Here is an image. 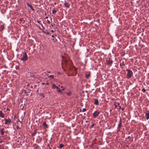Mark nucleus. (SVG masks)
Here are the masks:
<instances>
[{
  "mask_svg": "<svg viewBox=\"0 0 149 149\" xmlns=\"http://www.w3.org/2000/svg\"><path fill=\"white\" fill-rule=\"evenodd\" d=\"M126 71H127V77L128 79H129L133 76V72L131 70L128 69H127Z\"/></svg>",
  "mask_w": 149,
  "mask_h": 149,
  "instance_id": "1",
  "label": "nucleus"
},
{
  "mask_svg": "<svg viewBox=\"0 0 149 149\" xmlns=\"http://www.w3.org/2000/svg\"><path fill=\"white\" fill-rule=\"evenodd\" d=\"M28 57L26 52H24L23 53V55L22 58H21V60L23 61H26L27 60Z\"/></svg>",
  "mask_w": 149,
  "mask_h": 149,
  "instance_id": "2",
  "label": "nucleus"
},
{
  "mask_svg": "<svg viewBox=\"0 0 149 149\" xmlns=\"http://www.w3.org/2000/svg\"><path fill=\"white\" fill-rule=\"evenodd\" d=\"M100 113V112L99 111H95L93 113V117L95 118H96L99 116Z\"/></svg>",
  "mask_w": 149,
  "mask_h": 149,
  "instance_id": "3",
  "label": "nucleus"
},
{
  "mask_svg": "<svg viewBox=\"0 0 149 149\" xmlns=\"http://www.w3.org/2000/svg\"><path fill=\"white\" fill-rule=\"evenodd\" d=\"M5 124L6 125H8L10 124L11 123V120L10 119H5Z\"/></svg>",
  "mask_w": 149,
  "mask_h": 149,
  "instance_id": "4",
  "label": "nucleus"
},
{
  "mask_svg": "<svg viewBox=\"0 0 149 149\" xmlns=\"http://www.w3.org/2000/svg\"><path fill=\"white\" fill-rule=\"evenodd\" d=\"M121 118H120V121H119V124H118V131H119L120 129H121V125H122V122H121Z\"/></svg>",
  "mask_w": 149,
  "mask_h": 149,
  "instance_id": "5",
  "label": "nucleus"
},
{
  "mask_svg": "<svg viewBox=\"0 0 149 149\" xmlns=\"http://www.w3.org/2000/svg\"><path fill=\"white\" fill-rule=\"evenodd\" d=\"M106 62L107 63V64L109 65L110 66H111L112 64L113 63V61L110 58H109L108 60H106Z\"/></svg>",
  "mask_w": 149,
  "mask_h": 149,
  "instance_id": "6",
  "label": "nucleus"
},
{
  "mask_svg": "<svg viewBox=\"0 0 149 149\" xmlns=\"http://www.w3.org/2000/svg\"><path fill=\"white\" fill-rule=\"evenodd\" d=\"M147 113H145V117L147 120H148L149 119V111H147Z\"/></svg>",
  "mask_w": 149,
  "mask_h": 149,
  "instance_id": "7",
  "label": "nucleus"
},
{
  "mask_svg": "<svg viewBox=\"0 0 149 149\" xmlns=\"http://www.w3.org/2000/svg\"><path fill=\"white\" fill-rule=\"evenodd\" d=\"M36 85L34 84H32L31 86V89H30V91H31V90L33 89H34L36 88Z\"/></svg>",
  "mask_w": 149,
  "mask_h": 149,
  "instance_id": "8",
  "label": "nucleus"
},
{
  "mask_svg": "<svg viewBox=\"0 0 149 149\" xmlns=\"http://www.w3.org/2000/svg\"><path fill=\"white\" fill-rule=\"evenodd\" d=\"M94 100H95V101L94 102V104L95 105H98L99 104V101L97 99H94Z\"/></svg>",
  "mask_w": 149,
  "mask_h": 149,
  "instance_id": "9",
  "label": "nucleus"
},
{
  "mask_svg": "<svg viewBox=\"0 0 149 149\" xmlns=\"http://www.w3.org/2000/svg\"><path fill=\"white\" fill-rule=\"evenodd\" d=\"M42 125L43 126V128L45 129L48 127V125L46 123V122H44L43 124Z\"/></svg>",
  "mask_w": 149,
  "mask_h": 149,
  "instance_id": "10",
  "label": "nucleus"
},
{
  "mask_svg": "<svg viewBox=\"0 0 149 149\" xmlns=\"http://www.w3.org/2000/svg\"><path fill=\"white\" fill-rule=\"evenodd\" d=\"M3 128H1L0 129V132L1 135H4L5 131Z\"/></svg>",
  "mask_w": 149,
  "mask_h": 149,
  "instance_id": "11",
  "label": "nucleus"
},
{
  "mask_svg": "<svg viewBox=\"0 0 149 149\" xmlns=\"http://www.w3.org/2000/svg\"><path fill=\"white\" fill-rule=\"evenodd\" d=\"M64 5L65 7L69 8L70 7V4L66 2L64 3Z\"/></svg>",
  "mask_w": 149,
  "mask_h": 149,
  "instance_id": "12",
  "label": "nucleus"
},
{
  "mask_svg": "<svg viewBox=\"0 0 149 149\" xmlns=\"http://www.w3.org/2000/svg\"><path fill=\"white\" fill-rule=\"evenodd\" d=\"M121 63H120V65L121 66V68H123L122 67L123 65H124V66H125V64L124 63V62L123 61H121Z\"/></svg>",
  "mask_w": 149,
  "mask_h": 149,
  "instance_id": "13",
  "label": "nucleus"
},
{
  "mask_svg": "<svg viewBox=\"0 0 149 149\" xmlns=\"http://www.w3.org/2000/svg\"><path fill=\"white\" fill-rule=\"evenodd\" d=\"M4 24H3V25H1L0 26V31H2L4 29Z\"/></svg>",
  "mask_w": 149,
  "mask_h": 149,
  "instance_id": "14",
  "label": "nucleus"
},
{
  "mask_svg": "<svg viewBox=\"0 0 149 149\" xmlns=\"http://www.w3.org/2000/svg\"><path fill=\"white\" fill-rule=\"evenodd\" d=\"M4 115L1 111H0V117L2 118H4Z\"/></svg>",
  "mask_w": 149,
  "mask_h": 149,
  "instance_id": "15",
  "label": "nucleus"
},
{
  "mask_svg": "<svg viewBox=\"0 0 149 149\" xmlns=\"http://www.w3.org/2000/svg\"><path fill=\"white\" fill-rule=\"evenodd\" d=\"M85 76L87 79H88L90 77V74L89 73L88 74H86Z\"/></svg>",
  "mask_w": 149,
  "mask_h": 149,
  "instance_id": "16",
  "label": "nucleus"
},
{
  "mask_svg": "<svg viewBox=\"0 0 149 149\" xmlns=\"http://www.w3.org/2000/svg\"><path fill=\"white\" fill-rule=\"evenodd\" d=\"M37 133V130H34V131L33 132L32 134V135L33 136H35V135Z\"/></svg>",
  "mask_w": 149,
  "mask_h": 149,
  "instance_id": "17",
  "label": "nucleus"
},
{
  "mask_svg": "<svg viewBox=\"0 0 149 149\" xmlns=\"http://www.w3.org/2000/svg\"><path fill=\"white\" fill-rule=\"evenodd\" d=\"M42 32L43 33H45L46 34H47V35H50L49 33V32H48V31L47 30H46L45 31H42Z\"/></svg>",
  "mask_w": 149,
  "mask_h": 149,
  "instance_id": "18",
  "label": "nucleus"
},
{
  "mask_svg": "<svg viewBox=\"0 0 149 149\" xmlns=\"http://www.w3.org/2000/svg\"><path fill=\"white\" fill-rule=\"evenodd\" d=\"M21 91L22 93H24V94H26V91L24 89H22Z\"/></svg>",
  "mask_w": 149,
  "mask_h": 149,
  "instance_id": "19",
  "label": "nucleus"
},
{
  "mask_svg": "<svg viewBox=\"0 0 149 149\" xmlns=\"http://www.w3.org/2000/svg\"><path fill=\"white\" fill-rule=\"evenodd\" d=\"M33 149H40V148L38 145H36V147L34 148Z\"/></svg>",
  "mask_w": 149,
  "mask_h": 149,
  "instance_id": "20",
  "label": "nucleus"
},
{
  "mask_svg": "<svg viewBox=\"0 0 149 149\" xmlns=\"http://www.w3.org/2000/svg\"><path fill=\"white\" fill-rule=\"evenodd\" d=\"M64 145L62 144V143H61V144H60L59 145V148L60 149H61L62 148H63V147H64Z\"/></svg>",
  "mask_w": 149,
  "mask_h": 149,
  "instance_id": "21",
  "label": "nucleus"
},
{
  "mask_svg": "<svg viewBox=\"0 0 149 149\" xmlns=\"http://www.w3.org/2000/svg\"><path fill=\"white\" fill-rule=\"evenodd\" d=\"M64 88H63L62 90L60 89L59 88L57 90V92L58 93H61V91L62 90H64Z\"/></svg>",
  "mask_w": 149,
  "mask_h": 149,
  "instance_id": "22",
  "label": "nucleus"
},
{
  "mask_svg": "<svg viewBox=\"0 0 149 149\" xmlns=\"http://www.w3.org/2000/svg\"><path fill=\"white\" fill-rule=\"evenodd\" d=\"M66 94L68 96H70L71 94V92L70 91H69L68 92L66 93Z\"/></svg>",
  "mask_w": 149,
  "mask_h": 149,
  "instance_id": "23",
  "label": "nucleus"
},
{
  "mask_svg": "<svg viewBox=\"0 0 149 149\" xmlns=\"http://www.w3.org/2000/svg\"><path fill=\"white\" fill-rule=\"evenodd\" d=\"M26 5L28 6L31 9L32 8V6L31 5H30L29 3H27Z\"/></svg>",
  "mask_w": 149,
  "mask_h": 149,
  "instance_id": "24",
  "label": "nucleus"
},
{
  "mask_svg": "<svg viewBox=\"0 0 149 149\" xmlns=\"http://www.w3.org/2000/svg\"><path fill=\"white\" fill-rule=\"evenodd\" d=\"M57 11L55 9H53L52 10V13L53 14H55L56 13Z\"/></svg>",
  "mask_w": 149,
  "mask_h": 149,
  "instance_id": "25",
  "label": "nucleus"
},
{
  "mask_svg": "<svg viewBox=\"0 0 149 149\" xmlns=\"http://www.w3.org/2000/svg\"><path fill=\"white\" fill-rule=\"evenodd\" d=\"M56 86L54 84H52V88L53 89H55L56 88Z\"/></svg>",
  "mask_w": 149,
  "mask_h": 149,
  "instance_id": "26",
  "label": "nucleus"
},
{
  "mask_svg": "<svg viewBox=\"0 0 149 149\" xmlns=\"http://www.w3.org/2000/svg\"><path fill=\"white\" fill-rule=\"evenodd\" d=\"M117 103V104L118 106L119 107V109H121V106L120 105V104L119 103Z\"/></svg>",
  "mask_w": 149,
  "mask_h": 149,
  "instance_id": "27",
  "label": "nucleus"
},
{
  "mask_svg": "<svg viewBox=\"0 0 149 149\" xmlns=\"http://www.w3.org/2000/svg\"><path fill=\"white\" fill-rule=\"evenodd\" d=\"M48 78L51 77L52 78H54V75H50L48 77Z\"/></svg>",
  "mask_w": 149,
  "mask_h": 149,
  "instance_id": "28",
  "label": "nucleus"
},
{
  "mask_svg": "<svg viewBox=\"0 0 149 149\" xmlns=\"http://www.w3.org/2000/svg\"><path fill=\"white\" fill-rule=\"evenodd\" d=\"M146 90H145V89L144 88H142V91L143 92L145 93V92H146Z\"/></svg>",
  "mask_w": 149,
  "mask_h": 149,
  "instance_id": "29",
  "label": "nucleus"
},
{
  "mask_svg": "<svg viewBox=\"0 0 149 149\" xmlns=\"http://www.w3.org/2000/svg\"><path fill=\"white\" fill-rule=\"evenodd\" d=\"M40 25H41V26H42V29L43 30H44L45 29L44 27L43 26L42 24H40Z\"/></svg>",
  "mask_w": 149,
  "mask_h": 149,
  "instance_id": "30",
  "label": "nucleus"
},
{
  "mask_svg": "<svg viewBox=\"0 0 149 149\" xmlns=\"http://www.w3.org/2000/svg\"><path fill=\"white\" fill-rule=\"evenodd\" d=\"M40 96L44 98L45 97V95L43 93H41L40 94Z\"/></svg>",
  "mask_w": 149,
  "mask_h": 149,
  "instance_id": "31",
  "label": "nucleus"
},
{
  "mask_svg": "<svg viewBox=\"0 0 149 149\" xmlns=\"http://www.w3.org/2000/svg\"><path fill=\"white\" fill-rule=\"evenodd\" d=\"M32 77H33L34 79H35L36 78V77L34 75H32L31 76Z\"/></svg>",
  "mask_w": 149,
  "mask_h": 149,
  "instance_id": "32",
  "label": "nucleus"
},
{
  "mask_svg": "<svg viewBox=\"0 0 149 149\" xmlns=\"http://www.w3.org/2000/svg\"><path fill=\"white\" fill-rule=\"evenodd\" d=\"M94 124L93 123V124H92V125H91V127H90V128H93V127H94Z\"/></svg>",
  "mask_w": 149,
  "mask_h": 149,
  "instance_id": "33",
  "label": "nucleus"
},
{
  "mask_svg": "<svg viewBox=\"0 0 149 149\" xmlns=\"http://www.w3.org/2000/svg\"><path fill=\"white\" fill-rule=\"evenodd\" d=\"M86 110V109L85 108H84L82 110V112H84Z\"/></svg>",
  "mask_w": 149,
  "mask_h": 149,
  "instance_id": "34",
  "label": "nucleus"
},
{
  "mask_svg": "<svg viewBox=\"0 0 149 149\" xmlns=\"http://www.w3.org/2000/svg\"><path fill=\"white\" fill-rule=\"evenodd\" d=\"M47 22L48 24H50V21L49 20L47 19Z\"/></svg>",
  "mask_w": 149,
  "mask_h": 149,
  "instance_id": "35",
  "label": "nucleus"
},
{
  "mask_svg": "<svg viewBox=\"0 0 149 149\" xmlns=\"http://www.w3.org/2000/svg\"><path fill=\"white\" fill-rule=\"evenodd\" d=\"M37 22L40 24H42L41 23H40V21H39V20H37Z\"/></svg>",
  "mask_w": 149,
  "mask_h": 149,
  "instance_id": "36",
  "label": "nucleus"
},
{
  "mask_svg": "<svg viewBox=\"0 0 149 149\" xmlns=\"http://www.w3.org/2000/svg\"><path fill=\"white\" fill-rule=\"evenodd\" d=\"M18 120V121L21 124H22V121L23 120V119H22V120L21 121H20L19 120Z\"/></svg>",
  "mask_w": 149,
  "mask_h": 149,
  "instance_id": "37",
  "label": "nucleus"
},
{
  "mask_svg": "<svg viewBox=\"0 0 149 149\" xmlns=\"http://www.w3.org/2000/svg\"><path fill=\"white\" fill-rule=\"evenodd\" d=\"M56 89L57 90H58L59 88L57 86H56Z\"/></svg>",
  "mask_w": 149,
  "mask_h": 149,
  "instance_id": "38",
  "label": "nucleus"
},
{
  "mask_svg": "<svg viewBox=\"0 0 149 149\" xmlns=\"http://www.w3.org/2000/svg\"><path fill=\"white\" fill-rule=\"evenodd\" d=\"M31 10H32L33 11H35V10L34 9V8H32L31 9Z\"/></svg>",
  "mask_w": 149,
  "mask_h": 149,
  "instance_id": "39",
  "label": "nucleus"
},
{
  "mask_svg": "<svg viewBox=\"0 0 149 149\" xmlns=\"http://www.w3.org/2000/svg\"><path fill=\"white\" fill-rule=\"evenodd\" d=\"M3 142V141L2 140H1L0 141V143H1Z\"/></svg>",
  "mask_w": 149,
  "mask_h": 149,
  "instance_id": "40",
  "label": "nucleus"
},
{
  "mask_svg": "<svg viewBox=\"0 0 149 149\" xmlns=\"http://www.w3.org/2000/svg\"><path fill=\"white\" fill-rule=\"evenodd\" d=\"M51 31L52 32V33H54V31L53 30H51Z\"/></svg>",
  "mask_w": 149,
  "mask_h": 149,
  "instance_id": "41",
  "label": "nucleus"
},
{
  "mask_svg": "<svg viewBox=\"0 0 149 149\" xmlns=\"http://www.w3.org/2000/svg\"><path fill=\"white\" fill-rule=\"evenodd\" d=\"M124 108H123L121 109V110L122 111H124Z\"/></svg>",
  "mask_w": 149,
  "mask_h": 149,
  "instance_id": "42",
  "label": "nucleus"
},
{
  "mask_svg": "<svg viewBox=\"0 0 149 149\" xmlns=\"http://www.w3.org/2000/svg\"><path fill=\"white\" fill-rule=\"evenodd\" d=\"M52 38H54V36L53 35H52Z\"/></svg>",
  "mask_w": 149,
  "mask_h": 149,
  "instance_id": "43",
  "label": "nucleus"
},
{
  "mask_svg": "<svg viewBox=\"0 0 149 149\" xmlns=\"http://www.w3.org/2000/svg\"><path fill=\"white\" fill-rule=\"evenodd\" d=\"M30 84H27V87H28V86H30Z\"/></svg>",
  "mask_w": 149,
  "mask_h": 149,
  "instance_id": "44",
  "label": "nucleus"
},
{
  "mask_svg": "<svg viewBox=\"0 0 149 149\" xmlns=\"http://www.w3.org/2000/svg\"><path fill=\"white\" fill-rule=\"evenodd\" d=\"M46 84L47 85H48L49 84V83H46Z\"/></svg>",
  "mask_w": 149,
  "mask_h": 149,
  "instance_id": "45",
  "label": "nucleus"
},
{
  "mask_svg": "<svg viewBox=\"0 0 149 149\" xmlns=\"http://www.w3.org/2000/svg\"><path fill=\"white\" fill-rule=\"evenodd\" d=\"M17 129H18V128H19V126H17Z\"/></svg>",
  "mask_w": 149,
  "mask_h": 149,
  "instance_id": "46",
  "label": "nucleus"
},
{
  "mask_svg": "<svg viewBox=\"0 0 149 149\" xmlns=\"http://www.w3.org/2000/svg\"><path fill=\"white\" fill-rule=\"evenodd\" d=\"M130 138V136H129L127 137V138L129 139V138Z\"/></svg>",
  "mask_w": 149,
  "mask_h": 149,
  "instance_id": "47",
  "label": "nucleus"
},
{
  "mask_svg": "<svg viewBox=\"0 0 149 149\" xmlns=\"http://www.w3.org/2000/svg\"><path fill=\"white\" fill-rule=\"evenodd\" d=\"M48 146H49V149H51V148H50V146H49V144H48Z\"/></svg>",
  "mask_w": 149,
  "mask_h": 149,
  "instance_id": "48",
  "label": "nucleus"
},
{
  "mask_svg": "<svg viewBox=\"0 0 149 149\" xmlns=\"http://www.w3.org/2000/svg\"><path fill=\"white\" fill-rule=\"evenodd\" d=\"M45 84V83H42V85H44V84Z\"/></svg>",
  "mask_w": 149,
  "mask_h": 149,
  "instance_id": "49",
  "label": "nucleus"
},
{
  "mask_svg": "<svg viewBox=\"0 0 149 149\" xmlns=\"http://www.w3.org/2000/svg\"><path fill=\"white\" fill-rule=\"evenodd\" d=\"M47 72L48 73H50V72L49 71H47Z\"/></svg>",
  "mask_w": 149,
  "mask_h": 149,
  "instance_id": "50",
  "label": "nucleus"
},
{
  "mask_svg": "<svg viewBox=\"0 0 149 149\" xmlns=\"http://www.w3.org/2000/svg\"><path fill=\"white\" fill-rule=\"evenodd\" d=\"M51 26L52 27H53L54 26V25H53V24H51Z\"/></svg>",
  "mask_w": 149,
  "mask_h": 149,
  "instance_id": "51",
  "label": "nucleus"
},
{
  "mask_svg": "<svg viewBox=\"0 0 149 149\" xmlns=\"http://www.w3.org/2000/svg\"><path fill=\"white\" fill-rule=\"evenodd\" d=\"M56 2H55V3H54V4L55 5H56Z\"/></svg>",
  "mask_w": 149,
  "mask_h": 149,
  "instance_id": "52",
  "label": "nucleus"
},
{
  "mask_svg": "<svg viewBox=\"0 0 149 149\" xmlns=\"http://www.w3.org/2000/svg\"><path fill=\"white\" fill-rule=\"evenodd\" d=\"M48 18V17L47 16L46 17H45V18L46 19H47Z\"/></svg>",
  "mask_w": 149,
  "mask_h": 149,
  "instance_id": "53",
  "label": "nucleus"
},
{
  "mask_svg": "<svg viewBox=\"0 0 149 149\" xmlns=\"http://www.w3.org/2000/svg\"><path fill=\"white\" fill-rule=\"evenodd\" d=\"M54 25L55 26V24H54Z\"/></svg>",
  "mask_w": 149,
  "mask_h": 149,
  "instance_id": "54",
  "label": "nucleus"
},
{
  "mask_svg": "<svg viewBox=\"0 0 149 149\" xmlns=\"http://www.w3.org/2000/svg\"><path fill=\"white\" fill-rule=\"evenodd\" d=\"M115 106H116V107H117V106H116V105L115 104Z\"/></svg>",
  "mask_w": 149,
  "mask_h": 149,
  "instance_id": "55",
  "label": "nucleus"
},
{
  "mask_svg": "<svg viewBox=\"0 0 149 149\" xmlns=\"http://www.w3.org/2000/svg\"><path fill=\"white\" fill-rule=\"evenodd\" d=\"M63 88V86H61V88Z\"/></svg>",
  "mask_w": 149,
  "mask_h": 149,
  "instance_id": "56",
  "label": "nucleus"
}]
</instances>
